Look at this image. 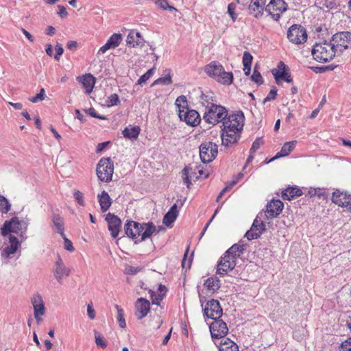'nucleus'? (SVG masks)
<instances>
[{
    "label": "nucleus",
    "mask_w": 351,
    "mask_h": 351,
    "mask_svg": "<svg viewBox=\"0 0 351 351\" xmlns=\"http://www.w3.org/2000/svg\"><path fill=\"white\" fill-rule=\"evenodd\" d=\"M115 308L117 310V318L119 325L121 328H125L126 327V322L124 318V311L123 308L117 304L115 305Z\"/></svg>",
    "instance_id": "39"
},
{
    "label": "nucleus",
    "mask_w": 351,
    "mask_h": 351,
    "mask_svg": "<svg viewBox=\"0 0 351 351\" xmlns=\"http://www.w3.org/2000/svg\"><path fill=\"white\" fill-rule=\"evenodd\" d=\"M126 271L128 274L134 275L140 271V269L138 267L129 266L128 267L126 268Z\"/></svg>",
    "instance_id": "62"
},
{
    "label": "nucleus",
    "mask_w": 351,
    "mask_h": 351,
    "mask_svg": "<svg viewBox=\"0 0 351 351\" xmlns=\"http://www.w3.org/2000/svg\"><path fill=\"white\" fill-rule=\"evenodd\" d=\"M87 313L88 316L90 319H94L95 318V311L93 308V306L92 303H90L87 305Z\"/></svg>",
    "instance_id": "60"
},
{
    "label": "nucleus",
    "mask_w": 351,
    "mask_h": 351,
    "mask_svg": "<svg viewBox=\"0 0 351 351\" xmlns=\"http://www.w3.org/2000/svg\"><path fill=\"white\" fill-rule=\"evenodd\" d=\"M154 68H152L149 69L145 74L141 75L137 81V84L143 85L145 84L152 76L154 73Z\"/></svg>",
    "instance_id": "43"
},
{
    "label": "nucleus",
    "mask_w": 351,
    "mask_h": 351,
    "mask_svg": "<svg viewBox=\"0 0 351 351\" xmlns=\"http://www.w3.org/2000/svg\"><path fill=\"white\" fill-rule=\"evenodd\" d=\"M56 54L54 55V58L56 60L59 61L61 56L64 53V49L61 44L57 43L55 47Z\"/></svg>",
    "instance_id": "53"
},
{
    "label": "nucleus",
    "mask_w": 351,
    "mask_h": 351,
    "mask_svg": "<svg viewBox=\"0 0 351 351\" xmlns=\"http://www.w3.org/2000/svg\"><path fill=\"white\" fill-rule=\"evenodd\" d=\"M178 215V210L177 205L175 204L170 208L169 211L164 216L162 219L163 223L168 227H171L172 223L176 219Z\"/></svg>",
    "instance_id": "26"
},
{
    "label": "nucleus",
    "mask_w": 351,
    "mask_h": 351,
    "mask_svg": "<svg viewBox=\"0 0 351 351\" xmlns=\"http://www.w3.org/2000/svg\"><path fill=\"white\" fill-rule=\"evenodd\" d=\"M339 351H351V337L341 343Z\"/></svg>",
    "instance_id": "55"
},
{
    "label": "nucleus",
    "mask_w": 351,
    "mask_h": 351,
    "mask_svg": "<svg viewBox=\"0 0 351 351\" xmlns=\"http://www.w3.org/2000/svg\"><path fill=\"white\" fill-rule=\"evenodd\" d=\"M271 73L278 84L280 80L285 81L288 83L292 82L291 75L287 71H286V65L282 61L278 63V69H272Z\"/></svg>",
    "instance_id": "18"
},
{
    "label": "nucleus",
    "mask_w": 351,
    "mask_h": 351,
    "mask_svg": "<svg viewBox=\"0 0 351 351\" xmlns=\"http://www.w3.org/2000/svg\"><path fill=\"white\" fill-rule=\"evenodd\" d=\"M140 131L139 126L126 127L123 130L122 134L125 138L134 140L138 138Z\"/></svg>",
    "instance_id": "33"
},
{
    "label": "nucleus",
    "mask_w": 351,
    "mask_h": 351,
    "mask_svg": "<svg viewBox=\"0 0 351 351\" xmlns=\"http://www.w3.org/2000/svg\"><path fill=\"white\" fill-rule=\"evenodd\" d=\"M172 80L171 77L169 74H167L165 77H159L158 79L156 80L152 84V86H154L155 85L158 84H163V85H168L171 84Z\"/></svg>",
    "instance_id": "44"
},
{
    "label": "nucleus",
    "mask_w": 351,
    "mask_h": 351,
    "mask_svg": "<svg viewBox=\"0 0 351 351\" xmlns=\"http://www.w3.org/2000/svg\"><path fill=\"white\" fill-rule=\"evenodd\" d=\"M210 325V332L213 339H220L225 337L228 332V328L226 323L222 319H216Z\"/></svg>",
    "instance_id": "13"
},
{
    "label": "nucleus",
    "mask_w": 351,
    "mask_h": 351,
    "mask_svg": "<svg viewBox=\"0 0 351 351\" xmlns=\"http://www.w3.org/2000/svg\"><path fill=\"white\" fill-rule=\"evenodd\" d=\"M253 60V56L248 51H245L243 56V66H251Z\"/></svg>",
    "instance_id": "49"
},
{
    "label": "nucleus",
    "mask_w": 351,
    "mask_h": 351,
    "mask_svg": "<svg viewBox=\"0 0 351 351\" xmlns=\"http://www.w3.org/2000/svg\"><path fill=\"white\" fill-rule=\"evenodd\" d=\"M86 113L90 117L97 118L101 120H106L107 118L105 116L99 115L97 113L96 110L93 108H90L86 110Z\"/></svg>",
    "instance_id": "54"
},
{
    "label": "nucleus",
    "mask_w": 351,
    "mask_h": 351,
    "mask_svg": "<svg viewBox=\"0 0 351 351\" xmlns=\"http://www.w3.org/2000/svg\"><path fill=\"white\" fill-rule=\"evenodd\" d=\"M77 43L76 41L71 40L67 42V49L70 50H75L77 47Z\"/></svg>",
    "instance_id": "64"
},
{
    "label": "nucleus",
    "mask_w": 351,
    "mask_h": 351,
    "mask_svg": "<svg viewBox=\"0 0 351 351\" xmlns=\"http://www.w3.org/2000/svg\"><path fill=\"white\" fill-rule=\"evenodd\" d=\"M136 308V315L138 319H142L145 317L150 310V304L149 302L143 298H138L135 304Z\"/></svg>",
    "instance_id": "20"
},
{
    "label": "nucleus",
    "mask_w": 351,
    "mask_h": 351,
    "mask_svg": "<svg viewBox=\"0 0 351 351\" xmlns=\"http://www.w3.org/2000/svg\"><path fill=\"white\" fill-rule=\"evenodd\" d=\"M45 89L41 88L39 93H38L35 97H33L29 99V100L33 103H36L38 101H43L45 99Z\"/></svg>",
    "instance_id": "56"
},
{
    "label": "nucleus",
    "mask_w": 351,
    "mask_h": 351,
    "mask_svg": "<svg viewBox=\"0 0 351 351\" xmlns=\"http://www.w3.org/2000/svg\"><path fill=\"white\" fill-rule=\"evenodd\" d=\"M218 153L217 145L213 142H206L199 146V156L204 163H208L215 158Z\"/></svg>",
    "instance_id": "10"
},
{
    "label": "nucleus",
    "mask_w": 351,
    "mask_h": 351,
    "mask_svg": "<svg viewBox=\"0 0 351 351\" xmlns=\"http://www.w3.org/2000/svg\"><path fill=\"white\" fill-rule=\"evenodd\" d=\"M124 230L128 237L136 239L134 243L137 244L149 238L156 228L152 222L141 223L128 220L125 223Z\"/></svg>",
    "instance_id": "2"
},
{
    "label": "nucleus",
    "mask_w": 351,
    "mask_h": 351,
    "mask_svg": "<svg viewBox=\"0 0 351 351\" xmlns=\"http://www.w3.org/2000/svg\"><path fill=\"white\" fill-rule=\"evenodd\" d=\"M155 3L163 10H176L173 6L169 5L167 0H156Z\"/></svg>",
    "instance_id": "47"
},
{
    "label": "nucleus",
    "mask_w": 351,
    "mask_h": 351,
    "mask_svg": "<svg viewBox=\"0 0 351 351\" xmlns=\"http://www.w3.org/2000/svg\"><path fill=\"white\" fill-rule=\"evenodd\" d=\"M223 69V67L219 62L213 61L205 66L204 71L207 75L217 80Z\"/></svg>",
    "instance_id": "25"
},
{
    "label": "nucleus",
    "mask_w": 351,
    "mask_h": 351,
    "mask_svg": "<svg viewBox=\"0 0 351 351\" xmlns=\"http://www.w3.org/2000/svg\"><path fill=\"white\" fill-rule=\"evenodd\" d=\"M223 311L218 300L212 299L207 302L204 308V315L208 318L219 319Z\"/></svg>",
    "instance_id": "14"
},
{
    "label": "nucleus",
    "mask_w": 351,
    "mask_h": 351,
    "mask_svg": "<svg viewBox=\"0 0 351 351\" xmlns=\"http://www.w3.org/2000/svg\"><path fill=\"white\" fill-rule=\"evenodd\" d=\"M31 302L33 307H34V305H38L40 304L44 303L43 298L39 293L34 294L31 298Z\"/></svg>",
    "instance_id": "57"
},
{
    "label": "nucleus",
    "mask_w": 351,
    "mask_h": 351,
    "mask_svg": "<svg viewBox=\"0 0 351 351\" xmlns=\"http://www.w3.org/2000/svg\"><path fill=\"white\" fill-rule=\"evenodd\" d=\"M113 48V47L111 46L110 43L108 41L104 45H103L99 50L98 53H106L108 49Z\"/></svg>",
    "instance_id": "61"
},
{
    "label": "nucleus",
    "mask_w": 351,
    "mask_h": 351,
    "mask_svg": "<svg viewBox=\"0 0 351 351\" xmlns=\"http://www.w3.org/2000/svg\"><path fill=\"white\" fill-rule=\"evenodd\" d=\"M73 197L75 201L80 206H84V195L82 192L78 190L73 191Z\"/></svg>",
    "instance_id": "48"
},
{
    "label": "nucleus",
    "mask_w": 351,
    "mask_h": 351,
    "mask_svg": "<svg viewBox=\"0 0 351 351\" xmlns=\"http://www.w3.org/2000/svg\"><path fill=\"white\" fill-rule=\"evenodd\" d=\"M9 240L10 245L5 247L1 252V256L3 258H9L11 255L14 254L20 245L19 241L16 237L10 235Z\"/></svg>",
    "instance_id": "22"
},
{
    "label": "nucleus",
    "mask_w": 351,
    "mask_h": 351,
    "mask_svg": "<svg viewBox=\"0 0 351 351\" xmlns=\"http://www.w3.org/2000/svg\"><path fill=\"white\" fill-rule=\"evenodd\" d=\"M334 45L337 56L342 55L346 51L351 49V32L348 31L339 32L333 34L330 39Z\"/></svg>",
    "instance_id": "6"
},
{
    "label": "nucleus",
    "mask_w": 351,
    "mask_h": 351,
    "mask_svg": "<svg viewBox=\"0 0 351 351\" xmlns=\"http://www.w3.org/2000/svg\"><path fill=\"white\" fill-rule=\"evenodd\" d=\"M227 115L228 111L225 107L211 104V106H207L203 114V120L208 124L215 125L218 123H223Z\"/></svg>",
    "instance_id": "4"
},
{
    "label": "nucleus",
    "mask_w": 351,
    "mask_h": 351,
    "mask_svg": "<svg viewBox=\"0 0 351 351\" xmlns=\"http://www.w3.org/2000/svg\"><path fill=\"white\" fill-rule=\"evenodd\" d=\"M287 9L288 4L284 0H270L265 6V12L276 21L280 20Z\"/></svg>",
    "instance_id": "8"
},
{
    "label": "nucleus",
    "mask_w": 351,
    "mask_h": 351,
    "mask_svg": "<svg viewBox=\"0 0 351 351\" xmlns=\"http://www.w3.org/2000/svg\"><path fill=\"white\" fill-rule=\"evenodd\" d=\"M54 276L55 278L60 283L63 282L64 276L65 274V267L63 263V261L61 259L60 256H58V260L56 262L55 269H54Z\"/></svg>",
    "instance_id": "28"
},
{
    "label": "nucleus",
    "mask_w": 351,
    "mask_h": 351,
    "mask_svg": "<svg viewBox=\"0 0 351 351\" xmlns=\"http://www.w3.org/2000/svg\"><path fill=\"white\" fill-rule=\"evenodd\" d=\"M28 223L27 221L19 220L16 217H13L10 220H7L4 222L1 228V233L3 235H6L13 232L18 234L21 238L25 239L26 237L25 235Z\"/></svg>",
    "instance_id": "5"
},
{
    "label": "nucleus",
    "mask_w": 351,
    "mask_h": 351,
    "mask_svg": "<svg viewBox=\"0 0 351 351\" xmlns=\"http://www.w3.org/2000/svg\"><path fill=\"white\" fill-rule=\"evenodd\" d=\"M236 7L237 4L234 3H230L228 5V12L234 21L237 18V14L234 12Z\"/></svg>",
    "instance_id": "51"
},
{
    "label": "nucleus",
    "mask_w": 351,
    "mask_h": 351,
    "mask_svg": "<svg viewBox=\"0 0 351 351\" xmlns=\"http://www.w3.org/2000/svg\"><path fill=\"white\" fill-rule=\"evenodd\" d=\"M308 194L311 197H313L315 195H317L319 197L321 195V189H311L308 191Z\"/></svg>",
    "instance_id": "63"
},
{
    "label": "nucleus",
    "mask_w": 351,
    "mask_h": 351,
    "mask_svg": "<svg viewBox=\"0 0 351 351\" xmlns=\"http://www.w3.org/2000/svg\"><path fill=\"white\" fill-rule=\"evenodd\" d=\"M122 40L121 35L120 34H112L107 40L111 45L113 48H115L119 45Z\"/></svg>",
    "instance_id": "42"
},
{
    "label": "nucleus",
    "mask_w": 351,
    "mask_h": 351,
    "mask_svg": "<svg viewBox=\"0 0 351 351\" xmlns=\"http://www.w3.org/2000/svg\"><path fill=\"white\" fill-rule=\"evenodd\" d=\"M296 143V141H292L285 143L282 147L280 151L278 152L276 155L274 157H273L269 161L271 162L281 157L288 156L291 153V152L295 147Z\"/></svg>",
    "instance_id": "27"
},
{
    "label": "nucleus",
    "mask_w": 351,
    "mask_h": 351,
    "mask_svg": "<svg viewBox=\"0 0 351 351\" xmlns=\"http://www.w3.org/2000/svg\"><path fill=\"white\" fill-rule=\"evenodd\" d=\"M145 40L143 36L141 35V33L135 31L130 30L127 36L126 43L128 45H130L132 47L136 46H143Z\"/></svg>",
    "instance_id": "24"
},
{
    "label": "nucleus",
    "mask_w": 351,
    "mask_h": 351,
    "mask_svg": "<svg viewBox=\"0 0 351 351\" xmlns=\"http://www.w3.org/2000/svg\"><path fill=\"white\" fill-rule=\"evenodd\" d=\"M219 351H239V347L237 343L230 339H226L221 342Z\"/></svg>",
    "instance_id": "34"
},
{
    "label": "nucleus",
    "mask_w": 351,
    "mask_h": 351,
    "mask_svg": "<svg viewBox=\"0 0 351 351\" xmlns=\"http://www.w3.org/2000/svg\"><path fill=\"white\" fill-rule=\"evenodd\" d=\"M119 103V98L117 94L114 93L110 95L106 101V104L108 107L113 106L117 105Z\"/></svg>",
    "instance_id": "45"
},
{
    "label": "nucleus",
    "mask_w": 351,
    "mask_h": 351,
    "mask_svg": "<svg viewBox=\"0 0 351 351\" xmlns=\"http://www.w3.org/2000/svg\"><path fill=\"white\" fill-rule=\"evenodd\" d=\"M45 313V304H40L38 305H34V317L37 322V323H39L42 318L41 317L44 315Z\"/></svg>",
    "instance_id": "38"
},
{
    "label": "nucleus",
    "mask_w": 351,
    "mask_h": 351,
    "mask_svg": "<svg viewBox=\"0 0 351 351\" xmlns=\"http://www.w3.org/2000/svg\"><path fill=\"white\" fill-rule=\"evenodd\" d=\"M233 75L231 72H226L224 69L217 78V81L225 85H230L232 82Z\"/></svg>",
    "instance_id": "35"
},
{
    "label": "nucleus",
    "mask_w": 351,
    "mask_h": 351,
    "mask_svg": "<svg viewBox=\"0 0 351 351\" xmlns=\"http://www.w3.org/2000/svg\"><path fill=\"white\" fill-rule=\"evenodd\" d=\"M175 105L178 107L179 113L180 110L189 109L186 97L184 95L179 96L175 101Z\"/></svg>",
    "instance_id": "40"
},
{
    "label": "nucleus",
    "mask_w": 351,
    "mask_h": 351,
    "mask_svg": "<svg viewBox=\"0 0 351 351\" xmlns=\"http://www.w3.org/2000/svg\"><path fill=\"white\" fill-rule=\"evenodd\" d=\"M95 343L97 346L101 347L102 348H105L107 346V344L104 339V337L102 335L99 333L97 331L95 330Z\"/></svg>",
    "instance_id": "46"
},
{
    "label": "nucleus",
    "mask_w": 351,
    "mask_h": 351,
    "mask_svg": "<svg viewBox=\"0 0 351 351\" xmlns=\"http://www.w3.org/2000/svg\"><path fill=\"white\" fill-rule=\"evenodd\" d=\"M287 38L293 44L304 43L307 40L306 30L301 25L294 24L287 31Z\"/></svg>",
    "instance_id": "9"
},
{
    "label": "nucleus",
    "mask_w": 351,
    "mask_h": 351,
    "mask_svg": "<svg viewBox=\"0 0 351 351\" xmlns=\"http://www.w3.org/2000/svg\"><path fill=\"white\" fill-rule=\"evenodd\" d=\"M106 220L108 222V228L112 238L115 239L119 235L121 229V219L112 213L106 215Z\"/></svg>",
    "instance_id": "17"
},
{
    "label": "nucleus",
    "mask_w": 351,
    "mask_h": 351,
    "mask_svg": "<svg viewBox=\"0 0 351 351\" xmlns=\"http://www.w3.org/2000/svg\"><path fill=\"white\" fill-rule=\"evenodd\" d=\"M204 286L210 291H217L220 288V280L217 277L208 278L204 282Z\"/></svg>",
    "instance_id": "36"
},
{
    "label": "nucleus",
    "mask_w": 351,
    "mask_h": 351,
    "mask_svg": "<svg viewBox=\"0 0 351 351\" xmlns=\"http://www.w3.org/2000/svg\"><path fill=\"white\" fill-rule=\"evenodd\" d=\"M236 265V261L227 252L221 258L217 265V273L220 275H224L228 271L232 270Z\"/></svg>",
    "instance_id": "15"
},
{
    "label": "nucleus",
    "mask_w": 351,
    "mask_h": 351,
    "mask_svg": "<svg viewBox=\"0 0 351 351\" xmlns=\"http://www.w3.org/2000/svg\"><path fill=\"white\" fill-rule=\"evenodd\" d=\"M284 207L283 203L279 199H272L268 202L266 206V210L263 215L267 219H273L278 216Z\"/></svg>",
    "instance_id": "16"
},
{
    "label": "nucleus",
    "mask_w": 351,
    "mask_h": 351,
    "mask_svg": "<svg viewBox=\"0 0 351 351\" xmlns=\"http://www.w3.org/2000/svg\"><path fill=\"white\" fill-rule=\"evenodd\" d=\"M312 55L313 58L319 62H330L336 56H337L330 40L315 43L312 49Z\"/></svg>",
    "instance_id": "3"
},
{
    "label": "nucleus",
    "mask_w": 351,
    "mask_h": 351,
    "mask_svg": "<svg viewBox=\"0 0 351 351\" xmlns=\"http://www.w3.org/2000/svg\"><path fill=\"white\" fill-rule=\"evenodd\" d=\"M277 89L276 87H274L271 89L267 97L263 99V104L267 103V101H270L276 99L277 95Z\"/></svg>",
    "instance_id": "52"
},
{
    "label": "nucleus",
    "mask_w": 351,
    "mask_h": 351,
    "mask_svg": "<svg viewBox=\"0 0 351 351\" xmlns=\"http://www.w3.org/2000/svg\"><path fill=\"white\" fill-rule=\"evenodd\" d=\"M245 250V245L240 243L234 244L226 252L237 261V259L243 254Z\"/></svg>",
    "instance_id": "32"
},
{
    "label": "nucleus",
    "mask_w": 351,
    "mask_h": 351,
    "mask_svg": "<svg viewBox=\"0 0 351 351\" xmlns=\"http://www.w3.org/2000/svg\"><path fill=\"white\" fill-rule=\"evenodd\" d=\"M96 171L97 177L101 181L110 182L114 172L112 161L109 158H101L97 164Z\"/></svg>",
    "instance_id": "7"
},
{
    "label": "nucleus",
    "mask_w": 351,
    "mask_h": 351,
    "mask_svg": "<svg viewBox=\"0 0 351 351\" xmlns=\"http://www.w3.org/2000/svg\"><path fill=\"white\" fill-rule=\"evenodd\" d=\"M178 115L181 121H184L190 126H196L201 121L199 114L195 110H180Z\"/></svg>",
    "instance_id": "12"
},
{
    "label": "nucleus",
    "mask_w": 351,
    "mask_h": 351,
    "mask_svg": "<svg viewBox=\"0 0 351 351\" xmlns=\"http://www.w3.org/2000/svg\"><path fill=\"white\" fill-rule=\"evenodd\" d=\"M251 79L257 84L260 85L263 83V77L261 73L254 68Z\"/></svg>",
    "instance_id": "50"
},
{
    "label": "nucleus",
    "mask_w": 351,
    "mask_h": 351,
    "mask_svg": "<svg viewBox=\"0 0 351 351\" xmlns=\"http://www.w3.org/2000/svg\"><path fill=\"white\" fill-rule=\"evenodd\" d=\"M192 262V258L190 256L187 257V252L184 254V258L182 261V265L183 268H190Z\"/></svg>",
    "instance_id": "58"
},
{
    "label": "nucleus",
    "mask_w": 351,
    "mask_h": 351,
    "mask_svg": "<svg viewBox=\"0 0 351 351\" xmlns=\"http://www.w3.org/2000/svg\"><path fill=\"white\" fill-rule=\"evenodd\" d=\"M245 122V117L241 111H237L226 117L221 133L222 145L232 147L241 138Z\"/></svg>",
    "instance_id": "1"
},
{
    "label": "nucleus",
    "mask_w": 351,
    "mask_h": 351,
    "mask_svg": "<svg viewBox=\"0 0 351 351\" xmlns=\"http://www.w3.org/2000/svg\"><path fill=\"white\" fill-rule=\"evenodd\" d=\"M98 201L101 207V210L104 213L106 212L112 204V199L108 193L103 191L101 194L97 195Z\"/></svg>",
    "instance_id": "29"
},
{
    "label": "nucleus",
    "mask_w": 351,
    "mask_h": 351,
    "mask_svg": "<svg viewBox=\"0 0 351 351\" xmlns=\"http://www.w3.org/2000/svg\"><path fill=\"white\" fill-rule=\"evenodd\" d=\"M11 204L9 201L3 195H0V211L2 213H7L10 211Z\"/></svg>",
    "instance_id": "41"
},
{
    "label": "nucleus",
    "mask_w": 351,
    "mask_h": 351,
    "mask_svg": "<svg viewBox=\"0 0 351 351\" xmlns=\"http://www.w3.org/2000/svg\"><path fill=\"white\" fill-rule=\"evenodd\" d=\"M263 216V214L260 213L254 220L251 229L245 233V237L248 240L258 238L265 230V224L262 219Z\"/></svg>",
    "instance_id": "11"
},
{
    "label": "nucleus",
    "mask_w": 351,
    "mask_h": 351,
    "mask_svg": "<svg viewBox=\"0 0 351 351\" xmlns=\"http://www.w3.org/2000/svg\"><path fill=\"white\" fill-rule=\"evenodd\" d=\"M302 195L301 189L297 187H288L282 192V197L285 200H291Z\"/></svg>",
    "instance_id": "31"
},
{
    "label": "nucleus",
    "mask_w": 351,
    "mask_h": 351,
    "mask_svg": "<svg viewBox=\"0 0 351 351\" xmlns=\"http://www.w3.org/2000/svg\"><path fill=\"white\" fill-rule=\"evenodd\" d=\"M213 95L212 92H206L202 93L200 95V102L206 107V109L207 106H210L211 104H213Z\"/></svg>",
    "instance_id": "37"
},
{
    "label": "nucleus",
    "mask_w": 351,
    "mask_h": 351,
    "mask_svg": "<svg viewBox=\"0 0 351 351\" xmlns=\"http://www.w3.org/2000/svg\"><path fill=\"white\" fill-rule=\"evenodd\" d=\"M80 82L83 87L86 89V93L90 94L95 84V78L93 75L90 73L86 74L81 77Z\"/></svg>",
    "instance_id": "30"
},
{
    "label": "nucleus",
    "mask_w": 351,
    "mask_h": 351,
    "mask_svg": "<svg viewBox=\"0 0 351 351\" xmlns=\"http://www.w3.org/2000/svg\"><path fill=\"white\" fill-rule=\"evenodd\" d=\"M266 0H251L249 5V11L256 19H260L264 10L265 11Z\"/></svg>",
    "instance_id": "19"
},
{
    "label": "nucleus",
    "mask_w": 351,
    "mask_h": 351,
    "mask_svg": "<svg viewBox=\"0 0 351 351\" xmlns=\"http://www.w3.org/2000/svg\"><path fill=\"white\" fill-rule=\"evenodd\" d=\"M54 231L59 233L64 239V246L66 248V234H64V218L58 214H54L52 217Z\"/></svg>",
    "instance_id": "23"
},
{
    "label": "nucleus",
    "mask_w": 351,
    "mask_h": 351,
    "mask_svg": "<svg viewBox=\"0 0 351 351\" xmlns=\"http://www.w3.org/2000/svg\"><path fill=\"white\" fill-rule=\"evenodd\" d=\"M262 140L261 138L256 139L254 143H252V145L250 149V154H253L255 152L257 149H259Z\"/></svg>",
    "instance_id": "59"
},
{
    "label": "nucleus",
    "mask_w": 351,
    "mask_h": 351,
    "mask_svg": "<svg viewBox=\"0 0 351 351\" xmlns=\"http://www.w3.org/2000/svg\"><path fill=\"white\" fill-rule=\"evenodd\" d=\"M350 196V194L347 191L336 189L332 193L331 200L336 205L343 208V206H348L346 204L348 203L347 200L349 199Z\"/></svg>",
    "instance_id": "21"
}]
</instances>
